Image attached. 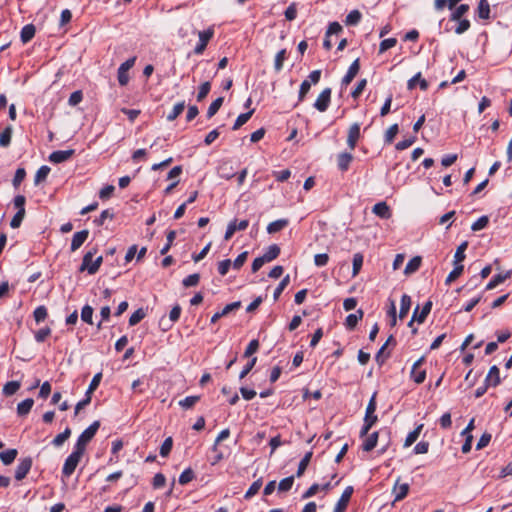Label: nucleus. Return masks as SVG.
<instances>
[{
	"label": "nucleus",
	"instance_id": "obj_51",
	"mask_svg": "<svg viewBox=\"0 0 512 512\" xmlns=\"http://www.w3.org/2000/svg\"><path fill=\"white\" fill-rule=\"evenodd\" d=\"M34 319L37 323L44 321L47 316V308L44 305L38 306L33 312Z\"/></svg>",
	"mask_w": 512,
	"mask_h": 512
},
{
	"label": "nucleus",
	"instance_id": "obj_42",
	"mask_svg": "<svg viewBox=\"0 0 512 512\" xmlns=\"http://www.w3.org/2000/svg\"><path fill=\"white\" fill-rule=\"evenodd\" d=\"M223 101H224L223 97H218L210 104V106L208 107V110H207L208 118L213 117L219 111V109L221 108V106L223 104Z\"/></svg>",
	"mask_w": 512,
	"mask_h": 512
},
{
	"label": "nucleus",
	"instance_id": "obj_2",
	"mask_svg": "<svg viewBox=\"0 0 512 512\" xmlns=\"http://www.w3.org/2000/svg\"><path fill=\"white\" fill-rule=\"evenodd\" d=\"M83 454L84 452L76 450L75 448L73 449V452L66 458L62 468V474L65 477H70L74 473Z\"/></svg>",
	"mask_w": 512,
	"mask_h": 512
},
{
	"label": "nucleus",
	"instance_id": "obj_44",
	"mask_svg": "<svg viewBox=\"0 0 512 512\" xmlns=\"http://www.w3.org/2000/svg\"><path fill=\"white\" fill-rule=\"evenodd\" d=\"M262 486V478H259L257 479L256 481H254L250 487L248 488V490L246 491L245 493V498L246 499H250L251 497H253L254 495H256L260 488Z\"/></svg>",
	"mask_w": 512,
	"mask_h": 512
},
{
	"label": "nucleus",
	"instance_id": "obj_31",
	"mask_svg": "<svg viewBox=\"0 0 512 512\" xmlns=\"http://www.w3.org/2000/svg\"><path fill=\"white\" fill-rule=\"evenodd\" d=\"M17 454L16 449H8L0 453V459L4 465H10L16 459Z\"/></svg>",
	"mask_w": 512,
	"mask_h": 512
},
{
	"label": "nucleus",
	"instance_id": "obj_16",
	"mask_svg": "<svg viewBox=\"0 0 512 512\" xmlns=\"http://www.w3.org/2000/svg\"><path fill=\"white\" fill-rule=\"evenodd\" d=\"M431 309H432L431 301H427L421 308V311H419V306H417L413 312V320H416L420 324L423 323L426 320Z\"/></svg>",
	"mask_w": 512,
	"mask_h": 512
},
{
	"label": "nucleus",
	"instance_id": "obj_62",
	"mask_svg": "<svg viewBox=\"0 0 512 512\" xmlns=\"http://www.w3.org/2000/svg\"><path fill=\"white\" fill-rule=\"evenodd\" d=\"M489 223V218L487 216H481L478 220H476L472 225H471V230L472 231H480L482 229H484Z\"/></svg>",
	"mask_w": 512,
	"mask_h": 512
},
{
	"label": "nucleus",
	"instance_id": "obj_19",
	"mask_svg": "<svg viewBox=\"0 0 512 512\" xmlns=\"http://www.w3.org/2000/svg\"><path fill=\"white\" fill-rule=\"evenodd\" d=\"M485 382L490 383L493 387H496L501 383L500 371L497 366L494 365L489 369Z\"/></svg>",
	"mask_w": 512,
	"mask_h": 512
},
{
	"label": "nucleus",
	"instance_id": "obj_48",
	"mask_svg": "<svg viewBox=\"0 0 512 512\" xmlns=\"http://www.w3.org/2000/svg\"><path fill=\"white\" fill-rule=\"evenodd\" d=\"M285 59H286V49H282L275 56L274 69L276 72H279L282 70L283 63H284Z\"/></svg>",
	"mask_w": 512,
	"mask_h": 512
},
{
	"label": "nucleus",
	"instance_id": "obj_61",
	"mask_svg": "<svg viewBox=\"0 0 512 512\" xmlns=\"http://www.w3.org/2000/svg\"><path fill=\"white\" fill-rule=\"evenodd\" d=\"M114 217L113 212L110 209H106L101 212L100 216L94 219V223L97 226H102L106 219H112Z\"/></svg>",
	"mask_w": 512,
	"mask_h": 512
},
{
	"label": "nucleus",
	"instance_id": "obj_49",
	"mask_svg": "<svg viewBox=\"0 0 512 512\" xmlns=\"http://www.w3.org/2000/svg\"><path fill=\"white\" fill-rule=\"evenodd\" d=\"M195 478V474L191 468L185 469L179 476V483L181 485H186L191 482Z\"/></svg>",
	"mask_w": 512,
	"mask_h": 512
},
{
	"label": "nucleus",
	"instance_id": "obj_5",
	"mask_svg": "<svg viewBox=\"0 0 512 512\" xmlns=\"http://www.w3.org/2000/svg\"><path fill=\"white\" fill-rule=\"evenodd\" d=\"M331 88H325L317 97L314 108L317 109L319 112H325L331 102Z\"/></svg>",
	"mask_w": 512,
	"mask_h": 512
},
{
	"label": "nucleus",
	"instance_id": "obj_22",
	"mask_svg": "<svg viewBox=\"0 0 512 512\" xmlns=\"http://www.w3.org/2000/svg\"><path fill=\"white\" fill-rule=\"evenodd\" d=\"M411 308V297L407 294H403L400 301L399 318L403 319L407 316Z\"/></svg>",
	"mask_w": 512,
	"mask_h": 512
},
{
	"label": "nucleus",
	"instance_id": "obj_57",
	"mask_svg": "<svg viewBox=\"0 0 512 512\" xmlns=\"http://www.w3.org/2000/svg\"><path fill=\"white\" fill-rule=\"evenodd\" d=\"M398 132H399L398 124L391 125L385 132V136H384L385 142L388 144L392 143L395 136L398 134Z\"/></svg>",
	"mask_w": 512,
	"mask_h": 512
},
{
	"label": "nucleus",
	"instance_id": "obj_40",
	"mask_svg": "<svg viewBox=\"0 0 512 512\" xmlns=\"http://www.w3.org/2000/svg\"><path fill=\"white\" fill-rule=\"evenodd\" d=\"M478 16L481 19H488L490 16V5L487 0H480L478 4Z\"/></svg>",
	"mask_w": 512,
	"mask_h": 512
},
{
	"label": "nucleus",
	"instance_id": "obj_1",
	"mask_svg": "<svg viewBox=\"0 0 512 512\" xmlns=\"http://www.w3.org/2000/svg\"><path fill=\"white\" fill-rule=\"evenodd\" d=\"M100 427L99 421H94L88 428H86L78 437L74 448L76 450L85 452L87 444L93 439Z\"/></svg>",
	"mask_w": 512,
	"mask_h": 512
},
{
	"label": "nucleus",
	"instance_id": "obj_58",
	"mask_svg": "<svg viewBox=\"0 0 512 512\" xmlns=\"http://www.w3.org/2000/svg\"><path fill=\"white\" fill-rule=\"evenodd\" d=\"M172 446H173L172 438L171 437L166 438L160 447V452H159L160 455L162 457H167L172 450Z\"/></svg>",
	"mask_w": 512,
	"mask_h": 512
},
{
	"label": "nucleus",
	"instance_id": "obj_63",
	"mask_svg": "<svg viewBox=\"0 0 512 512\" xmlns=\"http://www.w3.org/2000/svg\"><path fill=\"white\" fill-rule=\"evenodd\" d=\"M200 275L198 273L191 274L185 277L182 281L183 286L185 287H193L199 283Z\"/></svg>",
	"mask_w": 512,
	"mask_h": 512
},
{
	"label": "nucleus",
	"instance_id": "obj_10",
	"mask_svg": "<svg viewBox=\"0 0 512 512\" xmlns=\"http://www.w3.org/2000/svg\"><path fill=\"white\" fill-rule=\"evenodd\" d=\"M75 153V150H57L49 155V161L55 164H59L70 159Z\"/></svg>",
	"mask_w": 512,
	"mask_h": 512
},
{
	"label": "nucleus",
	"instance_id": "obj_24",
	"mask_svg": "<svg viewBox=\"0 0 512 512\" xmlns=\"http://www.w3.org/2000/svg\"><path fill=\"white\" fill-rule=\"evenodd\" d=\"M35 26L33 24L25 25L20 33V38L23 43H28L35 36Z\"/></svg>",
	"mask_w": 512,
	"mask_h": 512
},
{
	"label": "nucleus",
	"instance_id": "obj_37",
	"mask_svg": "<svg viewBox=\"0 0 512 512\" xmlns=\"http://www.w3.org/2000/svg\"><path fill=\"white\" fill-rule=\"evenodd\" d=\"M454 265H455L454 269L448 274V276L445 280V283L447 285L451 284L463 273L464 266L462 264H454Z\"/></svg>",
	"mask_w": 512,
	"mask_h": 512
},
{
	"label": "nucleus",
	"instance_id": "obj_46",
	"mask_svg": "<svg viewBox=\"0 0 512 512\" xmlns=\"http://www.w3.org/2000/svg\"><path fill=\"white\" fill-rule=\"evenodd\" d=\"M146 316V312L143 308L137 309L129 318V325L135 326Z\"/></svg>",
	"mask_w": 512,
	"mask_h": 512
},
{
	"label": "nucleus",
	"instance_id": "obj_35",
	"mask_svg": "<svg viewBox=\"0 0 512 512\" xmlns=\"http://www.w3.org/2000/svg\"><path fill=\"white\" fill-rule=\"evenodd\" d=\"M311 457H312V452L311 451L307 452L304 455V457L299 462L298 469H297V472H296V477H301L304 474L305 470L307 469V466L310 463Z\"/></svg>",
	"mask_w": 512,
	"mask_h": 512
},
{
	"label": "nucleus",
	"instance_id": "obj_43",
	"mask_svg": "<svg viewBox=\"0 0 512 512\" xmlns=\"http://www.w3.org/2000/svg\"><path fill=\"white\" fill-rule=\"evenodd\" d=\"M185 108V102L181 101L174 105L172 111L167 115L168 121H174L183 111Z\"/></svg>",
	"mask_w": 512,
	"mask_h": 512
},
{
	"label": "nucleus",
	"instance_id": "obj_54",
	"mask_svg": "<svg viewBox=\"0 0 512 512\" xmlns=\"http://www.w3.org/2000/svg\"><path fill=\"white\" fill-rule=\"evenodd\" d=\"M259 341L257 339H253L249 342L246 347L243 356L245 358H250L254 353H256L259 349Z\"/></svg>",
	"mask_w": 512,
	"mask_h": 512
},
{
	"label": "nucleus",
	"instance_id": "obj_3",
	"mask_svg": "<svg viewBox=\"0 0 512 512\" xmlns=\"http://www.w3.org/2000/svg\"><path fill=\"white\" fill-rule=\"evenodd\" d=\"M136 57H131L123 62L117 71V79L121 86H126L129 82L128 71L134 66Z\"/></svg>",
	"mask_w": 512,
	"mask_h": 512
},
{
	"label": "nucleus",
	"instance_id": "obj_18",
	"mask_svg": "<svg viewBox=\"0 0 512 512\" xmlns=\"http://www.w3.org/2000/svg\"><path fill=\"white\" fill-rule=\"evenodd\" d=\"M372 212L382 219H389L391 217V210L386 202H379L372 208Z\"/></svg>",
	"mask_w": 512,
	"mask_h": 512
},
{
	"label": "nucleus",
	"instance_id": "obj_36",
	"mask_svg": "<svg viewBox=\"0 0 512 512\" xmlns=\"http://www.w3.org/2000/svg\"><path fill=\"white\" fill-rule=\"evenodd\" d=\"M50 172V167L46 166V165H43L41 166L36 174H35V177H34V184L35 185H38L40 184L41 182L45 181L48 174Z\"/></svg>",
	"mask_w": 512,
	"mask_h": 512
},
{
	"label": "nucleus",
	"instance_id": "obj_52",
	"mask_svg": "<svg viewBox=\"0 0 512 512\" xmlns=\"http://www.w3.org/2000/svg\"><path fill=\"white\" fill-rule=\"evenodd\" d=\"M294 484V476H289L282 479L278 484L279 492H287L289 491Z\"/></svg>",
	"mask_w": 512,
	"mask_h": 512
},
{
	"label": "nucleus",
	"instance_id": "obj_47",
	"mask_svg": "<svg viewBox=\"0 0 512 512\" xmlns=\"http://www.w3.org/2000/svg\"><path fill=\"white\" fill-rule=\"evenodd\" d=\"M71 435V429L67 427L62 433L58 434L52 441L56 447L61 446Z\"/></svg>",
	"mask_w": 512,
	"mask_h": 512
},
{
	"label": "nucleus",
	"instance_id": "obj_15",
	"mask_svg": "<svg viewBox=\"0 0 512 512\" xmlns=\"http://www.w3.org/2000/svg\"><path fill=\"white\" fill-rule=\"evenodd\" d=\"M98 248L94 246L90 248L83 256L82 263L79 267V272L87 271L89 273V267H91V263H93V258L97 254Z\"/></svg>",
	"mask_w": 512,
	"mask_h": 512
},
{
	"label": "nucleus",
	"instance_id": "obj_56",
	"mask_svg": "<svg viewBox=\"0 0 512 512\" xmlns=\"http://www.w3.org/2000/svg\"><path fill=\"white\" fill-rule=\"evenodd\" d=\"M410 374H411V378L413 379V381L417 384L423 383L426 379V371L419 370V368L418 369L412 368Z\"/></svg>",
	"mask_w": 512,
	"mask_h": 512
},
{
	"label": "nucleus",
	"instance_id": "obj_55",
	"mask_svg": "<svg viewBox=\"0 0 512 512\" xmlns=\"http://www.w3.org/2000/svg\"><path fill=\"white\" fill-rule=\"evenodd\" d=\"M200 400V396H187L186 398L179 401V405L183 409L192 408L198 401Z\"/></svg>",
	"mask_w": 512,
	"mask_h": 512
},
{
	"label": "nucleus",
	"instance_id": "obj_26",
	"mask_svg": "<svg viewBox=\"0 0 512 512\" xmlns=\"http://www.w3.org/2000/svg\"><path fill=\"white\" fill-rule=\"evenodd\" d=\"M422 258L420 256H415L412 259L409 260L407 263L404 273L406 275H411L415 273L421 266Z\"/></svg>",
	"mask_w": 512,
	"mask_h": 512
},
{
	"label": "nucleus",
	"instance_id": "obj_23",
	"mask_svg": "<svg viewBox=\"0 0 512 512\" xmlns=\"http://www.w3.org/2000/svg\"><path fill=\"white\" fill-rule=\"evenodd\" d=\"M511 273L506 272L505 274H496L492 277V279L486 285V290H492L496 288L499 284L503 283L506 279L510 277Z\"/></svg>",
	"mask_w": 512,
	"mask_h": 512
},
{
	"label": "nucleus",
	"instance_id": "obj_50",
	"mask_svg": "<svg viewBox=\"0 0 512 512\" xmlns=\"http://www.w3.org/2000/svg\"><path fill=\"white\" fill-rule=\"evenodd\" d=\"M361 13L358 10H352L349 12V14L346 16L345 23L347 25H357L361 20Z\"/></svg>",
	"mask_w": 512,
	"mask_h": 512
},
{
	"label": "nucleus",
	"instance_id": "obj_11",
	"mask_svg": "<svg viewBox=\"0 0 512 512\" xmlns=\"http://www.w3.org/2000/svg\"><path fill=\"white\" fill-rule=\"evenodd\" d=\"M359 70H360V61L357 58L356 60H354L351 63V65L348 68L347 73L342 78V81H341L342 86H348L353 81V79L356 77Z\"/></svg>",
	"mask_w": 512,
	"mask_h": 512
},
{
	"label": "nucleus",
	"instance_id": "obj_12",
	"mask_svg": "<svg viewBox=\"0 0 512 512\" xmlns=\"http://www.w3.org/2000/svg\"><path fill=\"white\" fill-rule=\"evenodd\" d=\"M376 396H377V392H374L368 402L365 417H364V422L372 421L371 423L375 424L378 420L377 415H375V411H376V407H377Z\"/></svg>",
	"mask_w": 512,
	"mask_h": 512
},
{
	"label": "nucleus",
	"instance_id": "obj_45",
	"mask_svg": "<svg viewBox=\"0 0 512 512\" xmlns=\"http://www.w3.org/2000/svg\"><path fill=\"white\" fill-rule=\"evenodd\" d=\"M363 265V255L361 253H356L353 256V269L352 276L355 277L359 274Z\"/></svg>",
	"mask_w": 512,
	"mask_h": 512
},
{
	"label": "nucleus",
	"instance_id": "obj_29",
	"mask_svg": "<svg viewBox=\"0 0 512 512\" xmlns=\"http://www.w3.org/2000/svg\"><path fill=\"white\" fill-rule=\"evenodd\" d=\"M287 225H288V220L287 219H279V220L273 221V222L268 224L267 232L269 234H273V233L279 232L282 229H284Z\"/></svg>",
	"mask_w": 512,
	"mask_h": 512
},
{
	"label": "nucleus",
	"instance_id": "obj_7",
	"mask_svg": "<svg viewBox=\"0 0 512 512\" xmlns=\"http://www.w3.org/2000/svg\"><path fill=\"white\" fill-rule=\"evenodd\" d=\"M248 226H249V221L246 219L241 220L239 222L237 221V219L232 220L231 222H229V224L227 226V229H226V232L224 235V239L225 240L231 239V237L234 235V233L236 231H244L247 229Z\"/></svg>",
	"mask_w": 512,
	"mask_h": 512
},
{
	"label": "nucleus",
	"instance_id": "obj_64",
	"mask_svg": "<svg viewBox=\"0 0 512 512\" xmlns=\"http://www.w3.org/2000/svg\"><path fill=\"white\" fill-rule=\"evenodd\" d=\"M24 217H25V210H18L10 222L11 228L15 229V228L20 227Z\"/></svg>",
	"mask_w": 512,
	"mask_h": 512
},
{
	"label": "nucleus",
	"instance_id": "obj_13",
	"mask_svg": "<svg viewBox=\"0 0 512 512\" xmlns=\"http://www.w3.org/2000/svg\"><path fill=\"white\" fill-rule=\"evenodd\" d=\"M241 307V301L232 302L230 304H227L221 311L216 312L211 317V323H216L220 318L228 315L232 311H236Z\"/></svg>",
	"mask_w": 512,
	"mask_h": 512
},
{
	"label": "nucleus",
	"instance_id": "obj_30",
	"mask_svg": "<svg viewBox=\"0 0 512 512\" xmlns=\"http://www.w3.org/2000/svg\"><path fill=\"white\" fill-rule=\"evenodd\" d=\"M280 254V247L272 244L268 247L267 251L262 255L264 260L268 263L276 259Z\"/></svg>",
	"mask_w": 512,
	"mask_h": 512
},
{
	"label": "nucleus",
	"instance_id": "obj_34",
	"mask_svg": "<svg viewBox=\"0 0 512 512\" xmlns=\"http://www.w3.org/2000/svg\"><path fill=\"white\" fill-rule=\"evenodd\" d=\"M469 10L468 4H460L457 6L454 11L450 15L451 21H456L462 19L463 15L466 14Z\"/></svg>",
	"mask_w": 512,
	"mask_h": 512
},
{
	"label": "nucleus",
	"instance_id": "obj_60",
	"mask_svg": "<svg viewBox=\"0 0 512 512\" xmlns=\"http://www.w3.org/2000/svg\"><path fill=\"white\" fill-rule=\"evenodd\" d=\"M290 282V277L289 275H286L281 281L280 283L278 284V286L276 287L275 291H274V294H273V298L274 300H277L279 298V296L281 295V293L283 292V290L288 286Z\"/></svg>",
	"mask_w": 512,
	"mask_h": 512
},
{
	"label": "nucleus",
	"instance_id": "obj_41",
	"mask_svg": "<svg viewBox=\"0 0 512 512\" xmlns=\"http://www.w3.org/2000/svg\"><path fill=\"white\" fill-rule=\"evenodd\" d=\"M253 113H254V109H252V110H250V111H248L246 113L240 114L237 117V119H236L232 129L233 130H238L241 126H243L251 118Z\"/></svg>",
	"mask_w": 512,
	"mask_h": 512
},
{
	"label": "nucleus",
	"instance_id": "obj_27",
	"mask_svg": "<svg viewBox=\"0 0 512 512\" xmlns=\"http://www.w3.org/2000/svg\"><path fill=\"white\" fill-rule=\"evenodd\" d=\"M423 424H419L413 431H411L405 441H404V447L407 448V447H410L414 442H416V440L419 438L420 436V433L423 429Z\"/></svg>",
	"mask_w": 512,
	"mask_h": 512
},
{
	"label": "nucleus",
	"instance_id": "obj_8",
	"mask_svg": "<svg viewBox=\"0 0 512 512\" xmlns=\"http://www.w3.org/2000/svg\"><path fill=\"white\" fill-rule=\"evenodd\" d=\"M353 487L352 486H347L341 497L339 498V500L337 501L335 507H334V510L333 512H345L347 507H348V504H349V501L351 499V496L353 494Z\"/></svg>",
	"mask_w": 512,
	"mask_h": 512
},
{
	"label": "nucleus",
	"instance_id": "obj_53",
	"mask_svg": "<svg viewBox=\"0 0 512 512\" xmlns=\"http://www.w3.org/2000/svg\"><path fill=\"white\" fill-rule=\"evenodd\" d=\"M101 379H102V373L101 372L95 374L94 377L92 378L90 384H89V387H88L85 395L91 396L92 393L98 388V386H99V384L101 382Z\"/></svg>",
	"mask_w": 512,
	"mask_h": 512
},
{
	"label": "nucleus",
	"instance_id": "obj_33",
	"mask_svg": "<svg viewBox=\"0 0 512 512\" xmlns=\"http://www.w3.org/2000/svg\"><path fill=\"white\" fill-rule=\"evenodd\" d=\"M468 247V242L464 241L462 242L456 249V252L454 254V264H460L462 261H464L466 255L465 251Z\"/></svg>",
	"mask_w": 512,
	"mask_h": 512
},
{
	"label": "nucleus",
	"instance_id": "obj_6",
	"mask_svg": "<svg viewBox=\"0 0 512 512\" xmlns=\"http://www.w3.org/2000/svg\"><path fill=\"white\" fill-rule=\"evenodd\" d=\"M32 463L33 462L31 457H25L20 459L19 464L17 465L15 470V479L18 481L23 480L29 473L32 467Z\"/></svg>",
	"mask_w": 512,
	"mask_h": 512
},
{
	"label": "nucleus",
	"instance_id": "obj_4",
	"mask_svg": "<svg viewBox=\"0 0 512 512\" xmlns=\"http://www.w3.org/2000/svg\"><path fill=\"white\" fill-rule=\"evenodd\" d=\"M214 35V29L212 27L208 28L207 30L200 31L198 33L199 36V43L194 48V53L196 55H201L205 51L208 42L212 39Z\"/></svg>",
	"mask_w": 512,
	"mask_h": 512
},
{
	"label": "nucleus",
	"instance_id": "obj_38",
	"mask_svg": "<svg viewBox=\"0 0 512 512\" xmlns=\"http://www.w3.org/2000/svg\"><path fill=\"white\" fill-rule=\"evenodd\" d=\"M12 138V127L7 126L1 133H0V146L1 147H7L11 143Z\"/></svg>",
	"mask_w": 512,
	"mask_h": 512
},
{
	"label": "nucleus",
	"instance_id": "obj_9",
	"mask_svg": "<svg viewBox=\"0 0 512 512\" xmlns=\"http://www.w3.org/2000/svg\"><path fill=\"white\" fill-rule=\"evenodd\" d=\"M361 136L360 133V124L359 123H353L348 130L347 135V145L350 150H354L357 142Z\"/></svg>",
	"mask_w": 512,
	"mask_h": 512
},
{
	"label": "nucleus",
	"instance_id": "obj_59",
	"mask_svg": "<svg viewBox=\"0 0 512 512\" xmlns=\"http://www.w3.org/2000/svg\"><path fill=\"white\" fill-rule=\"evenodd\" d=\"M210 90L211 83L209 81L202 83L197 94V101L201 102L209 94Z\"/></svg>",
	"mask_w": 512,
	"mask_h": 512
},
{
	"label": "nucleus",
	"instance_id": "obj_14",
	"mask_svg": "<svg viewBox=\"0 0 512 512\" xmlns=\"http://www.w3.org/2000/svg\"><path fill=\"white\" fill-rule=\"evenodd\" d=\"M88 236H89V231L86 229L76 232L72 237L71 246H70L71 251L75 252L76 250H78L83 245V243L87 240Z\"/></svg>",
	"mask_w": 512,
	"mask_h": 512
},
{
	"label": "nucleus",
	"instance_id": "obj_25",
	"mask_svg": "<svg viewBox=\"0 0 512 512\" xmlns=\"http://www.w3.org/2000/svg\"><path fill=\"white\" fill-rule=\"evenodd\" d=\"M33 405L34 400L32 398L23 400L17 405V414L19 416H26L31 411Z\"/></svg>",
	"mask_w": 512,
	"mask_h": 512
},
{
	"label": "nucleus",
	"instance_id": "obj_21",
	"mask_svg": "<svg viewBox=\"0 0 512 512\" xmlns=\"http://www.w3.org/2000/svg\"><path fill=\"white\" fill-rule=\"evenodd\" d=\"M394 492H395L394 502L403 500L409 492V484L403 483V484L398 485V481H397L394 486Z\"/></svg>",
	"mask_w": 512,
	"mask_h": 512
},
{
	"label": "nucleus",
	"instance_id": "obj_17",
	"mask_svg": "<svg viewBox=\"0 0 512 512\" xmlns=\"http://www.w3.org/2000/svg\"><path fill=\"white\" fill-rule=\"evenodd\" d=\"M353 161V155L350 152H341L337 156V166L342 172L349 169L351 162Z\"/></svg>",
	"mask_w": 512,
	"mask_h": 512
},
{
	"label": "nucleus",
	"instance_id": "obj_32",
	"mask_svg": "<svg viewBox=\"0 0 512 512\" xmlns=\"http://www.w3.org/2000/svg\"><path fill=\"white\" fill-rule=\"evenodd\" d=\"M21 383L19 381H9L2 389L5 396H12L20 389Z\"/></svg>",
	"mask_w": 512,
	"mask_h": 512
},
{
	"label": "nucleus",
	"instance_id": "obj_39",
	"mask_svg": "<svg viewBox=\"0 0 512 512\" xmlns=\"http://www.w3.org/2000/svg\"><path fill=\"white\" fill-rule=\"evenodd\" d=\"M94 309L90 305H85L81 310V320L87 324H93Z\"/></svg>",
	"mask_w": 512,
	"mask_h": 512
},
{
	"label": "nucleus",
	"instance_id": "obj_20",
	"mask_svg": "<svg viewBox=\"0 0 512 512\" xmlns=\"http://www.w3.org/2000/svg\"><path fill=\"white\" fill-rule=\"evenodd\" d=\"M419 84L420 89L426 91L428 89V82L421 77V73L418 72L411 79L408 80L407 88L412 90L416 87V84Z\"/></svg>",
	"mask_w": 512,
	"mask_h": 512
},
{
	"label": "nucleus",
	"instance_id": "obj_28",
	"mask_svg": "<svg viewBox=\"0 0 512 512\" xmlns=\"http://www.w3.org/2000/svg\"><path fill=\"white\" fill-rule=\"evenodd\" d=\"M378 436V432L371 433L363 442L362 449L366 452L373 450L377 445Z\"/></svg>",
	"mask_w": 512,
	"mask_h": 512
}]
</instances>
